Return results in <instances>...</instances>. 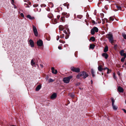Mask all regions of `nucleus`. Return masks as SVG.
Instances as JSON below:
<instances>
[{"label":"nucleus","instance_id":"obj_22","mask_svg":"<svg viewBox=\"0 0 126 126\" xmlns=\"http://www.w3.org/2000/svg\"><path fill=\"white\" fill-rule=\"evenodd\" d=\"M90 40L92 41L93 42H94L95 41V38L94 37L92 36L91 37Z\"/></svg>","mask_w":126,"mask_h":126},{"label":"nucleus","instance_id":"obj_2","mask_svg":"<svg viewBox=\"0 0 126 126\" xmlns=\"http://www.w3.org/2000/svg\"><path fill=\"white\" fill-rule=\"evenodd\" d=\"M106 37L109 40L111 44L114 42L113 38V35L111 34H109L106 35Z\"/></svg>","mask_w":126,"mask_h":126},{"label":"nucleus","instance_id":"obj_16","mask_svg":"<svg viewBox=\"0 0 126 126\" xmlns=\"http://www.w3.org/2000/svg\"><path fill=\"white\" fill-rule=\"evenodd\" d=\"M52 22L54 24H55L57 23V20L56 19H53L52 20Z\"/></svg>","mask_w":126,"mask_h":126},{"label":"nucleus","instance_id":"obj_61","mask_svg":"<svg viewBox=\"0 0 126 126\" xmlns=\"http://www.w3.org/2000/svg\"><path fill=\"white\" fill-rule=\"evenodd\" d=\"M119 75V74H118V75Z\"/></svg>","mask_w":126,"mask_h":126},{"label":"nucleus","instance_id":"obj_59","mask_svg":"<svg viewBox=\"0 0 126 126\" xmlns=\"http://www.w3.org/2000/svg\"><path fill=\"white\" fill-rule=\"evenodd\" d=\"M38 66V65L37 64Z\"/></svg>","mask_w":126,"mask_h":126},{"label":"nucleus","instance_id":"obj_26","mask_svg":"<svg viewBox=\"0 0 126 126\" xmlns=\"http://www.w3.org/2000/svg\"><path fill=\"white\" fill-rule=\"evenodd\" d=\"M113 108L114 110H116L117 108V107H116V106L113 105H112Z\"/></svg>","mask_w":126,"mask_h":126},{"label":"nucleus","instance_id":"obj_17","mask_svg":"<svg viewBox=\"0 0 126 126\" xmlns=\"http://www.w3.org/2000/svg\"><path fill=\"white\" fill-rule=\"evenodd\" d=\"M69 95L70 96L73 98H74L75 96V95L74 93H69Z\"/></svg>","mask_w":126,"mask_h":126},{"label":"nucleus","instance_id":"obj_54","mask_svg":"<svg viewBox=\"0 0 126 126\" xmlns=\"http://www.w3.org/2000/svg\"><path fill=\"white\" fill-rule=\"evenodd\" d=\"M92 23L94 24L95 23V22L93 20L92 21Z\"/></svg>","mask_w":126,"mask_h":126},{"label":"nucleus","instance_id":"obj_23","mask_svg":"<svg viewBox=\"0 0 126 126\" xmlns=\"http://www.w3.org/2000/svg\"><path fill=\"white\" fill-rule=\"evenodd\" d=\"M91 33L92 35H94V34L95 32L94 31L93 28L91 29Z\"/></svg>","mask_w":126,"mask_h":126},{"label":"nucleus","instance_id":"obj_55","mask_svg":"<svg viewBox=\"0 0 126 126\" xmlns=\"http://www.w3.org/2000/svg\"><path fill=\"white\" fill-rule=\"evenodd\" d=\"M91 84H92L93 83V81L92 80H91Z\"/></svg>","mask_w":126,"mask_h":126},{"label":"nucleus","instance_id":"obj_62","mask_svg":"<svg viewBox=\"0 0 126 126\" xmlns=\"http://www.w3.org/2000/svg\"><path fill=\"white\" fill-rule=\"evenodd\" d=\"M38 1H39V0H37Z\"/></svg>","mask_w":126,"mask_h":126},{"label":"nucleus","instance_id":"obj_18","mask_svg":"<svg viewBox=\"0 0 126 126\" xmlns=\"http://www.w3.org/2000/svg\"><path fill=\"white\" fill-rule=\"evenodd\" d=\"M41 88V86L40 85H38L36 88V90L37 91H38Z\"/></svg>","mask_w":126,"mask_h":126},{"label":"nucleus","instance_id":"obj_46","mask_svg":"<svg viewBox=\"0 0 126 126\" xmlns=\"http://www.w3.org/2000/svg\"><path fill=\"white\" fill-rule=\"evenodd\" d=\"M60 17V16L59 15H58L57 16V18L58 19H59Z\"/></svg>","mask_w":126,"mask_h":126},{"label":"nucleus","instance_id":"obj_52","mask_svg":"<svg viewBox=\"0 0 126 126\" xmlns=\"http://www.w3.org/2000/svg\"><path fill=\"white\" fill-rule=\"evenodd\" d=\"M108 69V68H107V67H105V68H104V70H106V69H107H107Z\"/></svg>","mask_w":126,"mask_h":126},{"label":"nucleus","instance_id":"obj_28","mask_svg":"<svg viewBox=\"0 0 126 126\" xmlns=\"http://www.w3.org/2000/svg\"><path fill=\"white\" fill-rule=\"evenodd\" d=\"M64 16L61 17V20L63 22H64Z\"/></svg>","mask_w":126,"mask_h":126},{"label":"nucleus","instance_id":"obj_9","mask_svg":"<svg viewBox=\"0 0 126 126\" xmlns=\"http://www.w3.org/2000/svg\"><path fill=\"white\" fill-rule=\"evenodd\" d=\"M57 96V94L55 93H54L52 94L50 97V98L51 99H54Z\"/></svg>","mask_w":126,"mask_h":126},{"label":"nucleus","instance_id":"obj_25","mask_svg":"<svg viewBox=\"0 0 126 126\" xmlns=\"http://www.w3.org/2000/svg\"><path fill=\"white\" fill-rule=\"evenodd\" d=\"M111 100L112 101V105H114V103L115 102L113 98L112 97L111 98Z\"/></svg>","mask_w":126,"mask_h":126},{"label":"nucleus","instance_id":"obj_12","mask_svg":"<svg viewBox=\"0 0 126 126\" xmlns=\"http://www.w3.org/2000/svg\"><path fill=\"white\" fill-rule=\"evenodd\" d=\"M51 69L52 70V72L54 74H56L57 73V71L56 70H55L54 67H52L51 68Z\"/></svg>","mask_w":126,"mask_h":126},{"label":"nucleus","instance_id":"obj_21","mask_svg":"<svg viewBox=\"0 0 126 126\" xmlns=\"http://www.w3.org/2000/svg\"><path fill=\"white\" fill-rule=\"evenodd\" d=\"M108 47L106 46L104 48V52H106L108 51Z\"/></svg>","mask_w":126,"mask_h":126},{"label":"nucleus","instance_id":"obj_30","mask_svg":"<svg viewBox=\"0 0 126 126\" xmlns=\"http://www.w3.org/2000/svg\"><path fill=\"white\" fill-rule=\"evenodd\" d=\"M126 57H124L122 58L121 59V61L122 62H123L124 61Z\"/></svg>","mask_w":126,"mask_h":126},{"label":"nucleus","instance_id":"obj_1","mask_svg":"<svg viewBox=\"0 0 126 126\" xmlns=\"http://www.w3.org/2000/svg\"><path fill=\"white\" fill-rule=\"evenodd\" d=\"M88 76V74H87L86 72L83 71L79 73L77 76L76 77L78 79H79L80 77H81L82 78L85 79Z\"/></svg>","mask_w":126,"mask_h":126},{"label":"nucleus","instance_id":"obj_35","mask_svg":"<svg viewBox=\"0 0 126 126\" xmlns=\"http://www.w3.org/2000/svg\"><path fill=\"white\" fill-rule=\"evenodd\" d=\"M38 4H34L33 5V7H35L38 6Z\"/></svg>","mask_w":126,"mask_h":126},{"label":"nucleus","instance_id":"obj_4","mask_svg":"<svg viewBox=\"0 0 126 126\" xmlns=\"http://www.w3.org/2000/svg\"><path fill=\"white\" fill-rule=\"evenodd\" d=\"M32 27L34 33V35L36 36H37L38 35V33L36 28L34 25H32Z\"/></svg>","mask_w":126,"mask_h":126},{"label":"nucleus","instance_id":"obj_13","mask_svg":"<svg viewBox=\"0 0 126 126\" xmlns=\"http://www.w3.org/2000/svg\"><path fill=\"white\" fill-rule=\"evenodd\" d=\"M35 64V59H32L31 60V64L32 66Z\"/></svg>","mask_w":126,"mask_h":126},{"label":"nucleus","instance_id":"obj_50","mask_svg":"<svg viewBox=\"0 0 126 126\" xmlns=\"http://www.w3.org/2000/svg\"><path fill=\"white\" fill-rule=\"evenodd\" d=\"M58 48L59 49H61V47H58Z\"/></svg>","mask_w":126,"mask_h":126},{"label":"nucleus","instance_id":"obj_38","mask_svg":"<svg viewBox=\"0 0 126 126\" xmlns=\"http://www.w3.org/2000/svg\"><path fill=\"white\" fill-rule=\"evenodd\" d=\"M64 34H63L62 35H61L60 36L61 38H63L64 37Z\"/></svg>","mask_w":126,"mask_h":126},{"label":"nucleus","instance_id":"obj_11","mask_svg":"<svg viewBox=\"0 0 126 126\" xmlns=\"http://www.w3.org/2000/svg\"><path fill=\"white\" fill-rule=\"evenodd\" d=\"M117 90L118 92H123L124 91V89L123 88L120 86L119 87H118Z\"/></svg>","mask_w":126,"mask_h":126},{"label":"nucleus","instance_id":"obj_36","mask_svg":"<svg viewBox=\"0 0 126 126\" xmlns=\"http://www.w3.org/2000/svg\"><path fill=\"white\" fill-rule=\"evenodd\" d=\"M59 42L60 43H63V44H64V43H65V41H63L61 40H59Z\"/></svg>","mask_w":126,"mask_h":126},{"label":"nucleus","instance_id":"obj_5","mask_svg":"<svg viewBox=\"0 0 126 126\" xmlns=\"http://www.w3.org/2000/svg\"><path fill=\"white\" fill-rule=\"evenodd\" d=\"M71 70L72 71L76 72L78 73L80 72V69L79 68H75L73 67L71 68Z\"/></svg>","mask_w":126,"mask_h":126},{"label":"nucleus","instance_id":"obj_57","mask_svg":"<svg viewBox=\"0 0 126 126\" xmlns=\"http://www.w3.org/2000/svg\"><path fill=\"white\" fill-rule=\"evenodd\" d=\"M122 67H124V65H123V66H122Z\"/></svg>","mask_w":126,"mask_h":126},{"label":"nucleus","instance_id":"obj_53","mask_svg":"<svg viewBox=\"0 0 126 126\" xmlns=\"http://www.w3.org/2000/svg\"><path fill=\"white\" fill-rule=\"evenodd\" d=\"M26 0H24V1L26 2V3H27V2H28V1H26Z\"/></svg>","mask_w":126,"mask_h":126},{"label":"nucleus","instance_id":"obj_27","mask_svg":"<svg viewBox=\"0 0 126 126\" xmlns=\"http://www.w3.org/2000/svg\"><path fill=\"white\" fill-rule=\"evenodd\" d=\"M94 45L91 44L90 45V47L91 48L93 49L94 48Z\"/></svg>","mask_w":126,"mask_h":126},{"label":"nucleus","instance_id":"obj_14","mask_svg":"<svg viewBox=\"0 0 126 126\" xmlns=\"http://www.w3.org/2000/svg\"><path fill=\"white\" fill-rule=\"evenodd\" d=\"M27 18H29L30 20H33L34 18V17H32L30 15H27Z\"/></svg>","mask_w":126,"mask_h":126},{"label":"nucleus","instance_id":"obj_42","mask_svg":"<svg viewBox=\"0 0 126 126\" xmlns=\"http://www.w3.org/2000/svg\"><path fill=\"white\" fill-rule=\"evenodd\" d=\"M12 1L11 2L12 4L14 5H15L14 4V0H12Z\"/></svg>","mask_w":126,"mask_h":126},{"label":"nucleus","instance_id":"obj_47","mask_svg":"<svg viewBox=\"0 0 126 126\" xmlns=\"http://www.w3.org/2000/svg\"><path fill=\"white\" fill-rule=\"evenodd\" d=\"M122 110L124 111V112L126 113V110L124 109H123Z\"/></svg>","mask_w":126,"mask_h":126},{"label":"nucleus","instance_id":"obj_32","mask_svg":"<svg viewBox=\"0 0 126 126\" xmlns=\"http://www.w3.org/2000/svg\"><path fill=\"white\" fill-rule=\"evenodd\" d=\"M54 80L51 79H49L48 80L49 82H52Z\"/></svg>","mask_w":126,"mask_h":126},{"label":"nucleus","instance_id":"obj_49","mask_svg":"<svg viewBox=\"0 0 126 126\" xmlns=\"http://www.w3.org/2000/svg\"><path fill=\"white\" fill-rule=\"evenodd\" d=\"M105 9H106L107 10L108 9V8H107L106 6H105Z\"/></svg>","mask_w":126,"mask_h":126},{"label":"nucleus","instance_id":"obj_45","mask_svg":"<svg viewBox=\"0 0 126 126\" xmlns=\"http://www.w3.org/2000/svg\"><path fill=\"white\" fill-rule=\"evenodd\" d=\"M63 32L65 34H67V32H66V31L65 30H64L63 31Z\"/></svg>","mask_w":126,"mask_h":126},{"label":"nucleus","instance_id":"obj_33","mask_svg":"<svg viewBox=\"0 0 126 126\" xmlns=\"http://www.w3.org/2000/svg\"><path fill=\"white\" fill-rule=\"evenodd\" d=\"M111 71V70L108 69L107 70V73L109 74V73H110Z\"/></svg>","mask_w":126,"mask_h":126},{"label":"nucleus","instance_id":"obj_40","mask_svg":"<svg viewBox=\"0 0 126 126\" xmlns=\"http://www.w3.org/2000/svg\"><path fill=\"white\" fill-rule=\"evenodd\" d=\"M69 16V14H67L65 15V17L66 18H68Z\"/></svg>","mask_w":126,"mask_h":126},{"label":"nucleus","instance_id":"obj_48","mask_svg":"<svg viewBox=\"0 0 126 126\" xmlns=\"http://www.w3.org/2000/svg\"><path fill=\"white\" fill-rule=\"evenodd\" d=\"M57 37H58L57 38V40H58L59 39V36H58Z\"/></svg>","mask_w":126,"mask_h":126},{"label":"nucleus","instance_id":"obj_60","mask_svg":"<svg viewBox=\"0 0 126 126\" xmlns=\"http://www.w3.org/2000/svg\"><path fill=\"white\" fill-rule=\"evenodd\" d=\"M119 75V74H118V75Z\"/></svg>","mask_w":126,"mask_h":126},{"label":"nucleus","instance_id":"obj_34","mask_svg":"<svg viewBox=\"0 0 126 126\" xmlns=\"http://www.w3.org/2000/svg\"><path fill=\"white\" fill-rule=\"evenodd\" d=\"M67 14L65 12H63L62 13V15L63 16H64L66 15Z\"/></svg>","mask_w":126,"mask_h":126},{"label":"nucleus","instance_id":"obj_15","mask_svg":"<svg viewBox=\"0 0 126 126\" xmlns=\"http://www.w3.org/2000/svg\"><path fill=\"white\" fill-rule=\"evenodd\" d=\"M102 56L103 57H104L106 59L108 58V54L105 53H103L102 54Z\"/></svg>","mask_w":126,"mask_h":126},{"label":"nucleus","instance_id":"obj_44","mask_svg":"<svg viewBox=\"0 0 126 126\" xmlns=\"http://www.w3.org/2000/svg\"><path fill=\"white\" fill-rule=\"evenodd\" d=\"M113 78L114 79H115V74H114V73L113 74Z\"/></svg>","mask_w":126,"mask_h":126},{"label":"nucleus","instance_id":"obj_39","mask_svg":"<svg viewBox=\"0 0 126 126\" xmlns=\"http://www.w3.org/2000/svg\"><path fill=\"white\" fill-rule=\"evenodd\" d=\"M61 26H59V28L60 30L61 31H63V28H61Z\"/></svg>","mask_w":126,"mask_h":126},{"label":"nucleus","instance_id":"obj_20","mask_svg":"<svg viewBox=\"0 0 126 126\" xmlns=\"http://www.w3.org/2000/svg\"><path fill=\"white\" fill-rule=\"evenodd\" d=\"M93 28L95 32H98V29L97 27H94Z\"/></svg>","mask_w":126,"mask_h":126},{"label":"nucleus","instance_id":"obj_19","mask_svg":"<svg viewBox=\"0 0 126 126\" xmlns=\"http://www.w3.org/2000/svg\"><path fill=\"white\" fill-rule=\"evenodd\" d=\"M98 68V70L100 71H101L103 70V68L102 67L101 65L99 66Z\"/></svg>","mask_w":126,"mask_h":126},{"label":"nucleus","instance_id":"obj_10","mask_svg":"<svg viewBox=\"0 0 126 126\" xmlns=\"http://www.w3.org/2000/svg\"><path fill=\"white\" fill-rule=\"evenodd\" d=\"M29 44L31 47H34V44L33 41L31 39H30L29 41Z\"/></svg>","mask_w":126,"mask_h":126},{"label":"nucleus","instance_id":"obj_3","mask_svg":"<svg viewBox=\"0 0 126 126\" xmlns=\"http://www.w3.org/2000/svg\"><path fill=\"white\" fill-rule=\"evenodd\" d=\"M72 78V76H70L67 77H65L63 78V81L64 83H68L69 82L70 80Z\"/></svg>","mask_w":126,"mask_h":126},{"label":"nucleus","instance_id":"obj_43","mask_svg":"<svg viewBox=\"0 0 126 126\" xmlns=\"http://www.w3.org/2000/svg\"><path fill=\"white\" fill-rule=\"evenodd\" d=\"M69 36L68 35H67L65 37V39H67L69 37Z\"/></svg>","mask_w":126,"mask_h":126},{"label":"nucleus","instance_id":"obj_8","mask_svg":"<svg viewBox=\"0 0 126 126\" xmlns=\"http://www.w3.org/2000/svg\"><path fill=\"white\" fill-rule=\"evenodd\" d=\"M28 2H27V3L24 4V6L26 8L30 7V6H29V5H31V2L29 1H28Z\"/></svg>","mask_w":126,"mask_h":126},{"label":"nucleus","instance_id":"obj_31","mask_svg":"<svg viewBox=\"0 0 126 126\" xmlns=\"http://www.w3.org/2000/svg\"><path fill=\"white\" fill-rule=\"evenodd\" d=\"M114 18L113 17H110V21H113L114 20Z\"/></svg>","mask_w":126,"mask_h":126},{"label":"nucleus","instance_id":"obj_24","mask_svg":"<svg viewBox=\"0 0 126 126\" xmlns=\"http://www.w3.org/2000/svg\"><path fill=\"white\" fill-rule=\"evenodd\" d=\"M91 72L92 74V76L93 77H94L95 76L94 74V72L93 69H92L91 70Z\"/></svg>","mask_w":126,"mask_h":126},{"label":"nucleus","instance_id":"obj_41","mask_svg":"<svg viewBox=\"0 0 126 126\" xmlns=\"http://www.w3.org/2000/svg\"><path fill=\"white\" fill-rule=\"evenodd\" d=\"M116 7L118 9H120L121 8V7L120 6H116Z\"/></svg>","mask_w":126,"mask_h":126},{"label":"nucleus","instance_id":"obj_37","mask_svg":"<svg viewBox=\"0 0 126 126\" xmlns=\"http://www.w3.org/2000/svg\"><path fill=\"white\" fill-rule=\"evenodd\" d=\"M20 15L23 18L24 17V16L23 14V13H21L20 14Z\"/></svg>","mask_w":126,"mask_h":126},{"label":"nucleus","instance_id":"obj_58","mask_svg":"<svg viewBox=\"0 0 126 126\" xmlns=\"http://www.w3.org/2000/svg\"><path fill=\"white\" fill-rule=\"evenodd\" d=\"M102 75H103V73H102Z\"/></svg>","mask_w":126,"mask_h":126},{"label":"nucleus","instance_id":"obj_56","mask_svg":"<svg viewBox=\"0 0 126 126\" xmlns=\"http://www.w3.org/2000/svg\"><path fill=\"white\" fill-rule=\"evenodd\" d=\"M14 6H15V5ZM14 8H16V7H15V6H14Z\"/></svg>","mask_w":126,"mask_h":126},{"label":"nucleus","instance_id":"obj_51","mask_svg":"<svg viewBox=\"0 0 126 126\" xmlns=\"http://www.w3.org/2000/svg\"><path fill=\"white\" fill-rule=\"evenodd\" d=\"M40 65L41 67L43 68V66L42 64H40Z\"/></svg>","mask_w":126,"mask_h":126},{"label":"nucleus","instance_id":"obj_6","mask_svg":"<svg viewBox=\"0 0 126 126\" xmlns=\"http://www.w3.org/2000/svg\"><path fill=\"white\" fill-rule=\"evenodd\" d=\"M37 44L38 46L39 47H41L43 45L42 41L40 39L37 41Z\"/></svg>","mask_w":126,"mask_h":126},{"label":"nucleus","instance_id":"obj_7","mask_svg":"<svg viewBox=\"0 0 126 126\" xmlns=\"http://www.w3.org/2000/svg\"><path fill=\"white\" fill-rule=\"evenodd\" d=\"M124 50H121L120 52V54L122 56H124V57H126V54L124 53Z\"/></svg>","mask_w":126,"mask_h":126},{"label":"nucleus","instance_id":"obj_29","mask_svg":"<svg viewBox=\"0 0 126 126\" xmlns=\"http://www.w3.org/2000/svg\"><path fill=\"white\" fill-rule=\"evenodd\" d=\"M122 36L124 38L126 39V34L125 33L122 34Z\"/></svg>","mask_w":126,"mask_h":126}]
</instances>
